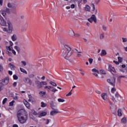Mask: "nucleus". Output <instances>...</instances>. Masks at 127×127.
Here are the masks:
<instances>
[{"label":"nucleus","mask_w":127,"mask_h":127,"mask_svg":"<svg viewBox=\"0 0 127 127\" xmlns=\"http://www.w3.org/2000/svg\"><path fill=\"white\" fill-rule=\"evenodd\" d=\"M51 92H54V93H55L56 92H57L58 90L56 89L55 88L51 86V89H50Z\"/></svg>","instance_id":"obj_29"},{"label":"nucleus","mask_w":127,"mask_h":127,"mask_svg":"<svg viewBox=\"0 0 127 127\" xmlns=\"http://www.w3.org/2000/svg\"><path fill=\"white\" fill-rule=\"evenodd\" d=\"M100 72L101 74H103L104 75L106 74V71L104 70L101 69Z\"/></svg>","instance_id":"obj_44"},{"label":"nucleus","mask_w":127,"mask_h":127,"mask_svg":"<svg viewBox=\"0 0 127 127\" xmlns=\"http://www.w3.org/2000/svg\"><path fill=\"white\" fill-rule=\"evenodd\" d=\"M46 116H47V112L43 111L39 114L38 118H42V117H45Z\"/></svg>","instance_id":"obj_14"},{"label":"nucleus","mask_w":127,"mask_h":127,"mask_svg":"<svg viewBox=\"0 0 127 127\" xmlns=\"http://www.w3.org/2000/svg\"><path fill=\"white\" fill-rule=\"evenodd\" d=\"M32 114H33L34 116H38V114L34 110H32Z\"/></svg>","instance_id":"obj_36"},{"label":"nucleus","mask_w":127,"mask_h":127,"mask_svg":"<svg viewBox=\"0 0 127 127\" xmlns=\"http://www.w3.org/2000/svg\"><path fill=\"white\" fill-rule=\"evenodd\" d=\"M118 116L119 117H122V116H123V114L122 113V110L121 109H118Z\"/></svg>","instance_id":"obj_28"},{"label":"nucleus","mask_w":127,"mask_h":127,"mask_svg":"<svg viewBox=\"0 0 127 127\" xmlns=\"http://www.w3.org/2000/svg\"><path fill=\"white\" fill-rule=\"evenodd\" d=\"M7 6H8V7H12V5H11V4L10 3H8V4H7Z\"/></svg>","instance_id":"obj_63"},{"label":"nucleus","mask_w":127,"mask_h":127,"mask_svg":"<svg viewBox=\"0 0 127 127\" xmlns=\"http://www.w3.org/2000/svg\"><path fill=\"white\" fill-rule=\"evenodd\" d=\"M0 12L1 13L2 15H3V16H4V17H5V16H6V12H5V11L3 10H1L0 11Z\"/></svg>","instance_id":"obj_24"},{"label":"nucleus","mask_w":127,"mask_h":127,"mask_svg":"<svg viewBox=\"0 0 127 127\" xmlns=\"http://www.w3.org/2000/svg\"><path fill=\"white\" fill-rule=\"evenodd\" d=\"M95 92L96 93V94H98V95H101V91L99 90L95 91Z\"/></svg>","instance_id":"obj_60"},{"label":"nucleus","mask_w":127,"mask_h":127,"mask_svg":"<svg viewBox=\"0 0 127 127\" xmlns=\"http://www.w3.org/2000/svg\"><path fill=\"white\" fill-rule=\"evenodd\" d=\"M92 72H93V75L96 76V77H98V74H99V70L96 68H93L91 70Z\"/></svg>","instance_id":"obj_13"},{"label":"nucleus","mask_w":127,"mask_h":127,"mask_svg":"<svg viewBox=\"0 0 127 127\" xmlns=\"http://www.w3.org/2000/svg\"><path fill=\"white\" fill-rule=\"evenodd\" d=\"M72 55V52H71V48L70 47L67 46V45H64L63 48V56L65 59L68 58Z\"/></svg>","instance_id":"obj_2"},{"label":"nucleus","mask_w":127,"mask_h":127,"mask_svg":"<svg viewBox=\"0 0 127 127\" xmlns=\"http://www.w3.org/2000/svg\"><path fill=\"white\" fill-rule=\"evenodd\" d=\"M57 114H59V110H58V109H54V110L51 112L50 115L52 116V117H54V116H56Z\"/></svg>","instance_id":"obj_9"},{"label":"nucleus","mask_w":127,"mask_h":127,"mask_svg":"<svg viewBox=\"0 0 127 127\" xmlns=\"http://www.w3.org/2000/svg\"><path fill=\"white\" fill-rule=\"evenodd\" d=\"M51 107L53 110H55V105H54V104L53 103H52L51 104Z\"/></svg>","instance_id":"obj_40"},{"label":"nucleus","mask_w":127,"mask_h":127,"mask_svg":"<svg viewBox=\"0 0 127 127\" xmlns=\"http://www.w3.org/2000/svg\"><path fill=\"white\" fill-rule=\"evenodd\" d=\"M3 71V66L0 64V72H2Z\"/></svg>","instance_id":"obj_47"},{"label":"nucleus","mask_w":127,"mask_h":127,"mask_svg":"<svg viewBox=\"0 0 127 127\" xmlns=\"http://www.w3.org/2000/svg\"><path fill=\"white\" fill-rule=\"evenodd\" d=\"M20 71H21L22 73H24V74H27V71L25 70L24 68L22 67H20Z\"/></svg>","instance_id":"obj_26"},{"label":"nucleus","mask_w":127,"mask_h":127,"mask_svg":"<svg viewBox=\"0 0 127 127\" xmlns=\"http://www.w3.org/2000/svg\"><path fill=\"white\" fill-rule=\"evenodd\" d=\"M99 38L101 40H103L105 38V34L104 33H101L99 35Z\"/></svg>","instance_id":"obj_22"},{"label":"nucleus","mask_w":127,"mask_h":127,"mask_svg":"<svg viewBox=\"0 0 127 127\" xmlns=\"http://www.w3.org/2000/svg\"><path fill=\"white\" fill-rule=\"evenodd\" d=\"M108 70V71H109V72H114V73H117V71L116 69H115V68L114 67H112L111 64H109Z\"/></svg>","instance_id":"obj_11"},{"label":"nucleus","mask_w":127,"mask_h":127,"mask_svg":"<svg viewBox=\"0 0 127 127\" xmlns=\"http://www.w3.org/2000/svg\"><path fill=\"white\" fill-rule=\"evenodd\" d=\"M14 103H15V101L14 100L12 101L9 103V106L11 107L13 106V105L14 104Z\"/></svg>","instance_id":"obj_39"},{"label":"nucleus","mask_w":127,"mask_h":127,"mask_svg":"<svg viewBox=\"0 0 127 127\" xmlns=\"http://www.w3.org/2000/svg\"><path fill=\"white\" fill-rule=\"evenodd\" d=\"M7 54L8 55V56H12V54H11V53L9 51L7 52Z\"/></svg>","instance_id":"obj_57"},{"label":"nucleus","mask_w":127,"mask_h":127,"mask_svg":"<svg viewBox=\"0 0 127 127\" xmlns=\"http://www.w3.org/2000/svg\"><path fill=\"white\" fill-rule=\"evenodd\" d=\"M7 33H11L12 31H13V26H12V24L11 22L8 21L7 22Z\"/></svg>","instance_id":"obj_3"},{"label":"nucleus","mask_w":127,"mask_h":127,"mask_svg":"<svg viewBox=\"0 0 127 127\" xmlns=\"http://www.w3.org/2000/svg\"><path fill=\"white\" fill-rule=\"evenodd\" d=\"M88 21H89V22H90L91 23H92V22H93V21H94L92 19H91V18L88 19Z\"/></svg>","instance_id":"obj_62"},{"label":"nucleus","mask_w":127,"mask_h":127,"mask_svg":"<svg viewBox=\"0 0 127 127\" xmlns=\"http://www.w3.org/2000/svg\"><path fill=\"white\" fill-rule=\"evenodd\" d=\"M47 106V104L44 103V102H42L41 103V107H42V108H45V107H46Z\"/></svg>","instance_id":"obj_31"},{"label":"nucleus","mask_w":127,"mask_h":127,"mask_svg":"<svg viewBox=\"0 0 127 127\" xmlns=\"http://www.w3.org/2000/svg\"><path fill=\"white\" fill-rule=\"evenodd\" d=\"M9 82V79L8 77H6L4 79H2L0 81V83L2 86H6Z\"/></svg>","instance_id":"obj_4"},{"label":"nucleus","mask_w":127,"mask_h":127,"mask_svg":"<svg viewBox=\"0 0 127 127\" xmlns=\"http://www.w3.org/2000/svg\"><path fill=\"white\" fill-rule=\"evenodd\" d=\"M16 116L20 124H25L27 122V112L25 110H19L17 112Z\"/></svg>","instance_id":"obj_1"},{"label":"nucleus","mask_w":127,"mask_h":127,"mask_svg":"<svg viewBox=\"0 0 127 127\" xmlns=\"http://www.w3.org/2000/svg\"><path fill=\"white\" fill-rule=\"evenodd\" d=\"M118 62L119 63H122V62H123V58L121 57H119L118 58Z\"/></svg>","instance_id":"obj_34"},{"label":"nucleus","mask_w":127,"mask_h":127,"mask_svg":"<svg viewBox=\"0 0 127 127\" xmlns=\"http://www.w3.org/2000/svg\"><path fill=\"white\" fill-rule=\"evenodd\" d=\"M0 24L2 26H7V23H6V21L4 20V19L2 17H1V15H0Z\"/></svg>","instance_id":"obj_5"},{"label":"nucleus","mask_w":127,"mask_h":127,"mask_svg":"<svg viewBox=\"0 0 127 127\" xmlns=\"http://www.w3.org/2000/svg\"><path fill=\"white\" fill-rule=\"evenodd\" d=\"M35 83L36 85H37V87L38 89H40L41 88H42L43 85H42V81L40 82L39 80H36L35 81Z\"/></svg>","instance_id":"obj_10"},{"label":"nucleus","mask_w":127,"mask_h":127,"mask_svg":"<svg viewBox=\"0 0 127 127\" xmlns=\"http://www.w3.org/2000/svg\"><path fill=\"white\" fill-rule=\"evenodd\" d=\"M2 30H3V31H5V32H7V28H6V27L2 28Z\"/></svg>","instance_id":"obj_53"},{"label":"nucleus","mask_w":127,"mask_h":127,"mask_svg":"<svg viewBox=\"0 0 127 127\" xmlns=\"http://www.w3.org/2000/svg\"><path fill=\"white\" fill-rule=\"evenodd\" d=\"M13 78L14 80H17L18 79V77H17V76L16 75H14L13 76Z\"/></svg>","instance_id":"obj_51"},{"label":"nucleus","mask_w":127,"mask_h":127,"mask_svg":"<svg viewBox=\"0 0 127 127\" xmlns=\"http://www.w3.org/2000/svg\"><path fill=\"white\" fill-rule=\"evenodd\" d=\"M111 92L112 93H115V92H116V88L114 87L112 88L111 89Z\"/></svg>","instance_id":"obj_54"},{"label":"nucleus","mask_w":127,"mask_h":127,"mask_svg":"<svg viewBox=\"0 0 127 127\" xmlns=\"http://www.w3.org/2000/svg\"><path fill=\"white\" fill-rule=\"evenodd\" d=\"M123 42L125 43L127 42V39L126 38H122Z\"/></svg>","instance_id":"obj_52"},{"label":"nucleus","mask_w":127,"mask_h":127,"mask_svg":"<svg viewBox=\"0 0 127 127\" xmlns=\"http://www.w3.org/2000/svg\"><path fill=\"white\" fill-rule=\"evenodd\" d=\"M14 49H16V50H17V52H19V48H18L17 46H15Z\"/></svg>","instance_id":"obj_48"},{"label":"nucleus","mask_w":127,"mask_h":127,"mask_svg":"<svg viewBox=\"0 0 127 127\" xmlns=\"http://www.w3.org/2000/svg\"><path fill=\"white\" fill-rule=\"evenodd\" d=\"M90 18L93 20V21L95 23H97V18L96 17V15H92Z\"/></svg>","instance_id":"obj_19"},{"label":"nucleus","mask_w":127,"mask_h":127,"mask_svg":"<svg viewBox=\"0 0 127 127\" xmlns=\"http://www.w3.org/2000/svg\"><path fill=\"white\" fill-rule=\"evenodd\" d=\"M91 6H92V11H95V14L97 13L98 10H97V9H96V7L95 6V4H91Z\"/></svg>","instance_id":"obj_18"},{"label":"nucleus","mask_w":127,"mask_h":127,"mask_svg":"<svg viewBox=\"0 0 127 127\" xmlns=\"http://www.w3.org/2000/svg\"><path fill=\"white\" fill-rule=\"evenodd\" d=\"M42 85H43L44 86H47V82L44 81H42Z\"/></svg>","instance_id":"obj_41"},{"label":"nucleus","mask_w":127,"mask_h":127,"mask_svg":"<svg viewBox=\"0 0 127 127\" xmlns=\"http://www.w3.org/2000/svg\"><path fill=\"white\" fill-rule=\"evenodd\" d=\"M76 54L77 57H81L82 56V52H78Z\"/></svg>","instance_id":"obj_38"},{"label":"nucleus","mask_w":127,"mask_h":127,"mask_svg":"<svg viewBox=\"0 0 127 127\" xmlns=\"http://www.w3.org/2000/svg\"><path fill=\"white\" fill-rule=\"evenodd\" d=\"M68 33L70 36H72V37L75 38L76 36V35L75 33H74V31L73 30H69L68 31Z\"/></svg>","instance_id":"obj_15"},{"label":"nucleus","mask_w":127,"mask_h":127,"mask_svg":"<svg viewBox=\"0 0 127 127\" xmlns=\"http://www.w3.org/2000/svg\"><path fill=\"white\" fill-rule=\"evenodd\" d=\"M5 12H6L7 13H9V12H10V10H9V9L6 8L5 9Z\"/></svg>","instance_id":"obj_49"},{"label":"nucleus","mask_w":127,"mask_h":127,"mask_svg":"<svg viewBox=\"0 0 127 127\" xmlns=\"http://www.w3.org/2000/svg\"><path fill=\"white\" fill-rule=\"evenodd\" d=\"M72 89H71V91L67 94L66 95V96L69 97V96H71V95H72Z\"/></svg>","instance_id":"obj_45"},{"label":"nucleus","mask_w":127,"mask_h":127,"mask_svg":"<svg viewBox=\"0 0 127 127\" xmlns=\"http://www.w3.org/2000/svg\"><path fill=\"white\" fill-rule=\"evenodd\" d=\"M12 47L11 46H6V50H8V51H11V50H12Z\"/></svg>","instance_id":"obj_33"},{"label":"nucleus","mask_w":127,"mask_h":127,"mask_svg":"<svg viewBox=\"0 0 127 127\" xmlns=\"http://www.w3.org/2000/svg\"><path fill=\"white\" fill-rule=\"evenodd\" d=\"M7 101V98H5L3 100V101H2V105H4V104H5L6 103Z\"/></svg>","instance_id":"obj_42"},{"label":"nucleus","mask_w":127,"mask_h":127,"mask_svg":"<svg viewBox=\"0 0 127 127\" xmlns=\"http://www.w3.org/2000/svg\"><path fill=\"white\" fill-rule=\"evenodd\" d=\"M107 82L110 85H112V86H114L116 83V78L112 77L111 78H109L107 79Z\"/></svg>","instance_id":"obj_6"},{"label":"nucleus","mask_w":127,"mask_h":127,"mask_svg":"<svg viewBox=\"0 0 127 127\" xmlns=\"http://www.w3.org/2000/svg\"><path fill=\"white\" fill-rule=\"evenodd\" d=\"M122 78H126V76L124 75H119L117 78V81L119 82H121Z\"/></svg>","instance_id":"obj_21"},{"label":"nucleus","mask_w":127,"mask_h":127,"mask_svg":"<svg viewBox=\"0 0 127 127\" xmlns=\"http://www.w3.org/2000/svg\"><path fill=\"white\" fill-rule=\"evenodd\" d=\"M9 67L11 69L14 70V68H15V65L13 64H9Z\"/></svg>","instance_id":"obj_25"},{"label":"nucleus","mask_w":127,"mask_h":127,"mask_svg":"<svg viewBox=\"0 0 127 127\" xmlns=\"http://www.w3.org/2000/svg\"><path fill=\"white\" fill-rule=\"evenodd\" d=\"M93 59H89V62L90 64H92L93 63Z\"/></svg>","instance_id":"obj_55"},{"label":"nucleus","mask_w":127,"mask_h":127,"mask_svg":"<svg viewBox=\"0 0 127 127\" xmlns=\"http://www.w3.org/2000/svg\"><path fill=\"white\" fill-rule=\"evenodd\" d=\"M76 5H75V4H71L70 5V7H71V8H75V6Z\"/></svg>","instance_id":"obj_56"},{"label":"nucleus","mask_w":127,"mask_h":127,"mask_svg":"<svg viewBox=\"0 0 127 127\" xmlns=\"http://www.w3.org/2000/svg\"><path fill=\"white\" fill-rule=\"evenodd\" d=\"M21 63L23 65V66H26V62L25 61H21Z\"/></svg>","instance_id":"obj_46"},{"label":"nucleus","mask_w":127,"mask_h":127,"mask_svg":"<svg viewBox=\"0 0 127 127\" xmlns=\"http://www.w3.org/2000/svg\"><path fill=\"white\" fill-rule=\"evenodd\" d=\"M73 51V52H74V53H76V54H77L78 52H78V50H77V49H74Z\"/></svg>","instance_id":"obj_61"},{"label":"nucleus","mask_w":127,"mask_h":127,"mask_svg":"<svg viewBox=\"0 0 127 127\" xmlns=\"http://www.w3.org/2000/svg\"><path fill=\"white\" fill-rule=\"evenodd\" d=\"M9 44L10 46H11V47H12V46H13V43L12 42V41H10L9 42Z\"/></svg>","instance_id":"obj_50"},{"label":"nucleus","mask_w":127,"mask_h":127,"mask_svg":"<svg viewBox=\"0 0 127 127\" xmlns=\"http://www.w3.org/2000/svg\"><path fill=\"white\" fill-rule=\"evenodd\" d=\"M127 118L126 117H123L121 120V122L123 124H127Z\"/></svg>","instance_id":"obj_20"},{"label":"nucleus","mask_w":127,"mask_h":127,"mask_svg":"<svg viewBox=\"0 0 127 127\" xmlns=\"http://www.w3.org/2000/svg\"><path fill=\"white\" fill-rule=\"evenodd\" d=\"M83 10L84 11H87V12H91V7L88 5L86 4L83 8Z\"/></svg>","instance_id":"obj_12"},{"label":"nucleus","mask_w":127,"mask_h":127,"mask_svg":"<svg viewBox=\"0 0 127 127\" xmlns=\"http://www.w3.org/2000/svg\"><path fill=\"white\" fill-rule=\"evenodd\" d=\"M28 98H29V102H31L32 101V96L31 95H28Z\"/></svg>","instance_id":"obj_43"},{"label":"nucleus","mask_w":127,"mask_h":127,"mask_svg":"<svg viewBox=\"0 0 127 127\" xmlns=\"http://www.w3.org/2000/svg\"><path fill=\"white\" fill-rule=\"evenodd\" d=\"M13 99H14V100H18V96L15 95V96H13Z\"/></svg>","instance_id":"obj_59"},{"label":"nucleus","mask_w":127,"mask_h":127,"mask_svg":"<svg viewBox=\"0 0 127 127\" xmlns=\"http://www.w3.org/2000/svg\"><path fill=\"white\" fill-rule=\"evenodd\" d=\"M44 89L45 90H46L47 91H49V90H50L51 89V86H48V85H46L44 87Z\"/></svg>","instance_id":"obj_27"},{"label":"nucleus","mask_w":127,"mask_h":127,"mask_svg":"<svg viewBox=\"0 0 127 127\" xmlns=\"http://www.w3.org/2000/svg\"><path fill=\"white\" fill-rule=\"evenodd\" d=\"M40 95L42 96V97H44V96H45L46 94V92L45 91H41L39 93Z\"/></svg>","instance_id":"obj_32"},{"label":"nucleus","mask_w":127,"mask_h":127,"mask_svg":"<svg viewBox=\"0 0 127 127\" xmlns=\"http://www.w3.org/2000/svg\"><path fill=\"white\" fill-rule=\"evenodd\" d=\"M102 28L104 31H107V26L103 25L102 26Z\"/></svg>","instance_id":"obj_35"},{"label":"nucleus","mask_w":127,"mask_h":127,"mask_svg":"<svg viewBox=\"0 0 127 127\" xmlns=\"http://www.w3.org/2000/svg\"><path fill=\"white\" fill-rule=\"evenodd\" d=\"M58 101L59 103H64V102H65V100L62 99L61 98H59Z\"/></svg>","instance_id":"obj_37"},{"label":"nucleus","mask_w":127,"mask_h":127,"mask_svg":"<svg viewBox=\"0 0 127 127\" xmlns=\"http://www.w3.org/2000/svg\"><path fill=\"white\" fill-rule=\"evenodd\" d=\"M11 40H12V41H14V42L16 41V40H17V36H16V34H14L11 36Z\"/></svg>","instance_id":"obj_17"},{"label":"nucleus","mask_w":127,"mask_h":127,"mask_svg":"<svg viewBox=\"0 0 127 127\" xmlns=\"http://www.w3.org/2000/svg\"><path fill=\"white\" fill-rule=\"evenodd\" d=\"M11 52L12 53H13V54H14V55H16V52H15V51H14V50H11Z\"/></svg>","instance_id":"obj_58"},{"label":"nucleus","mask_w":127,"mask_h":127,"mask_svg":"<svg viewBox=\"0 0 127 127\" xmlns=\"http://www.w3.org/2000/svg\"><path fill=\"white\" fill-rule=\"evenodd\" d=\"M100 55H101V56H105V55H107V52H106L105 50H102L101 51V54H100Z\"/></svg>","instance_id":"obj_23"},{"label":"nucleus","mask_w":127,"mask_h":127,"mask_svg":"<svg viewBox=\"0 0 127 127\" xmlns=\"http://www.w3.org/2000/svg\"><path fill=\"white\" fill-rule=\"evenodd\" d=\"M23 103H24L25 106H26V108H27V109H30V105H29V103L26 100H24Z\"/></svg>","instance_id":"obj_16"},{"label":"nucleus","mask_w":127,"mask_h":127,"mask_svg":"<svg viewBox=\"0 0 127 127\" xmlns=\"http://www.w3.org/2000/svg\"><path fill=\"white\" fill-rule=\"evenodd\" d=\"M119 95L118 93L115 94V98H117V99L119 98Z\"/></svg>","instance_id":"obj_64"},{"label":"nucleus","mask_w":127,"mask_h":127,"mask_svg":"<svg viewBox=\"0 0 127 127\" xmlns=\"http://www.w3.org/2000/svg\"><path fill=\"white\" fill-rule=\"evenodd\" d=\"M24 82L26 84H29V85H32V81L28 77H25L24 78Z\"/></svg>","instance_id":"obj_8"},{"label":"nucleus","mask_w":127,"mask_h":127,"mask_svg":"<svg viewBox=\"0 0 127 127\" xmlns=\"http://www.w3.org/2000/svg\"><path fill=\"white\" fill-rule=\"evenodd\" d=\"M101 98L104 100V101H108V98H109V96L107 93H102L101 94Z\"/></svg>","instance_id":"obj_7"},{"label":"nucleus","mask_w":127,"mask_h":127,"mask_svg":"<svg viewBox=\"0 0 127 127\" xmlns=\"http://www.w3.org/2000/svg\"><path fill=\"white\" fill-rule=\"evenodd\" d=\"M49 83L52 85V86H53L54 87H57V84L56 83L53 82V81H50Z\"/></svg>","instance_id":"obj_30"}]
</instances>
